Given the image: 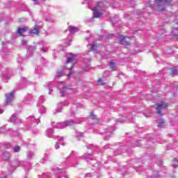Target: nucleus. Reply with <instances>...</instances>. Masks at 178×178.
I'll list each match as a JSON object with an SVG mask.
<instances>
[{
    "label": "nucleus",
    "mask_w": 178,
    "mask_h": 178,
    "mask_svg": "<svg viewBox=\"0 0 178 178\" xmlns=\"http://www.w3.org/2000/svg\"><path fill=\"white\" fill-rule=\"evenodd\" d=\"M6 104H9L12 101H13V99L15 98V93L13 92H11L7 95H6Z\"/></svg>",
    "instance_id": "6e6552de"
},
{
    "label": "nucleus",
    "mask_w": 178,
    "mask_h": 178,
    "mask_svg": "<svg viewBox=\"0 0 178 178\" xmlns=\"http://www.w3.org/2000/svg\"><path fill=\"white\" fill-rule=\"evenodd\" d=\"M72 154H74V151H72Z\"/></svg>",
    "instance_id": "5fc2aeb1"
},
{
    "label": "nucleus",
    "mask_w": 178,
    "mask_h": 178,
    "mask_svg": "<svg viewBox=\"0 0 178 178\" xmlns=\"http://www.w3.org/2000/svg\"><path fill=\"white\" fill-rule=\"evenodd\" d=\"M171 74H177V68H176V67L172 68Z\"/></svg>",
    "instance_id": "393cba45"
},
{
    "label": "nucleus",
    "mask_w": 178,
    "mask_h": 178,
    "mask_svg": "<svg viewBox=\"0 0 178 178\" xmlns=\"http://www.w3.org/2000/svg\"><path fill=\"white\" fill-rule=\"evenodd\" d=\"M58 144H60L61 145H65V144L63 143V137H58Z\"/></svg>",
    "instance_id": "5701e85b"
},
{
    "label": "nucleus",
    "mask_w": 178,
    "mask_h": 178,
    "mask_svg": "<svg viewBox=\"0 0 178 178\" xmlns=\"http://www.w3.org/2000/svg\"><path fill=\"white\" fill-rule=\"evenodd\" d=\"M32 122H33V123H36L37 120L34 119V118L32 119Z\"/></svg>",
    "instance_id": "c03bdc74"
},
{
    "label": "nucleus",
    "mask_w": 178,
    "mask_h": 178,
    "mask_svg": "<svg viewBox=\"0 0 178 178\" xmlns=\"http://www.w3.org/2000/svg\"><path fill=\"white\" fill-rule=\"evenodd\" d=\"M42 51L43 52H47V51H48V48L47 47L42 46Z\"/></svg>",
    "instance_id": "2f4dec72"
},
{
    "label": "nucleus",
    "mask_w": 178,
    "mask_h": 178,
    "mask_svg": "<svg viewBox=\"0 0 178 178\" xmlns=\"http://www.w3.org/2000/svg\"><path fill=\"white\" fill-rule=\"evenodd\" d=\"M74 124H77V122H76L74 120H69L67 122V125L68 126H73Z\"/></svg>",
    "instance_id": "aec40b11"
},
{
    "label": "nucleus",
    "mask_w": 178,
    "mask_h": 178,
    "mask_svg": "<svg viewBox=\"0 0 178 178\" xmlns=\"http://www.w3.org/2000/svg\"><path fill=\"white\" fill-rule=\"evenodd\" d=\"M174 162H176L175 164H173L174 168H177V166H178V161H177V159H174Z\"/></svg>",
    "instance_id": "473e14b6"
},
{
    "label": "nucleus",
    "mask_w": 178,
    "mask_h": 178,
    "mask_svg": "<svg viewBox=\"0 0 178 178\" xmlns=\"http://www.w3.org/2000/svg\"><path fill=\"white\" fill-rule=\"evenodd\" d=\"M145 117L146 118H151V115H150V114L149 115H145Z\"/></svg>",
    "instance_id": "de8ad7c7"
},
{
    "label": "nucleus",
    "mask_w": 178,
    "mask_h": 178,
    "mask_svg": "<svg viewBox=\"0 0 178 178\" xmlns=\"http://www.w3.org/2000/svg\"><path fill=\"white\" fill-rule=\"evenodd\" d=\"M61 84L63 83V81L60 82Z\"/></svg>",
    "instance_id": "6e6d98bb"
},
{
    "label": "nucleus",
    "mask_w": 178,
    "mask_h": 178,
    "mask_svg": "<svg viewBox=\"0 0 178 178\" xmlns=\"http://www.w3.org/2000/svg\"><path fill=\"white\" fill-rule=\"evenodd\" d=\"M87 148L88 149H95V148H97V146L92 144H89L87 145Z\"/></svg>",
    "instance_id": "4be33fe9"
},
{
    "label": "nucleus",
    "mask_w": 178,
    "mask_h": 178,
    "mask_svg": "<svg viewBox=\"0 0 178 178\" xmlns=\"http://www.w3.org/2000/svg\"><path fill=\"white\" fill-rule=\"evenodd\" d=\"M27 159H33V158L34 157V152H29L27 154H26Z\"/></svg>",
    "instance_id": "6ab92c4d"
},
{
    "label": "nucleus",
    "mask_w": 178,
    "mask_h": 178,
    "mask_svg": "<svg viewBox=\"0 0 178 178\" xmlns=\"http://www.w3.org/2000/svg\"><path fill=\"white\" fill-rule=\"evenodd\" d=\"M47 158H48V155L47 154H45L44 156L43 160L47 161Z\"/></svg>",
    "instance_id": "4c0bfd02"
},
{
    "label": "nucleus",
    "mask_w": 178,
    "mask_h": 178,
    "mask_svg": "<svg viewBox=\"0 0 178 178\" xmlns=\"http://www.w3.org/2000/svg\"><path fill=\"white\" fill-rule=\"evenodd\" d=\"M86 40H88V38H86Z\"/></svg>",
    "instance_id": "13d9d810"
},
{
    "label": "nucleus",
    "mask_w": 178,
    "mask_h": 178,
    "mask_svg": "<svg viewBox=\"0 0 178 178\" xmlns=\"http://www.w3.org/2000/svg\"><path fill=\"white\" fill-rule=\"evenodd\" d=\"M42 109H43V113L47 112V110H45V108L42 107Z\"/></svg>",
    "instance_id": "49530a36"
},
{
    "label": "nucleus",
    "mask_w": 178,
    "mask_h": 178,
    "mask_svg": "<svg viewBox=\"0 0 178 178\" xmlns=\"http://www.w3.org/2000/svg\"><path fill=\"white\" fill-rule=\"evenodd\" d=\"M161 176H159V175H154L152 176V177H155V178H158V177H160Z\"/></svg>",
    "instance_id": "37998d69"
},
{
    "label": "nucleus",
    "mask_w": 178,
    "mask_h": 178,
    "mask_svg": "<svg viewBox=\"0 0 178 178\" xmlns=\"http://www.w3.org/2000/svg\"><path fill=\"white\" fill-rule=\"evenodd\" d=\"M82 158L86 159V161H92V154L86 153L82 156Z\"/></svg>",
    "instance_id": "dca6fc26"
},
{
    "label": "nucleus",
    "mask_w": 178,
    "mask_h": 178,
    "mask_svg": "<svg viewBox=\"0 0 178 178\" xmlns=\"http://www.w3.org/2000/svg\"><path fill=\"white\" fill-rule=\"evenodd\" d=\"M40 34V29L37 26H33V29H31L29 31V35L31 37H34V35H38Z\"/></svg>",
    "instance_id": "0eeeda50"
},
{
    "label": "nucleus",
    "mask_w": 178,
    "mask_h": 178,
    "mask_svg": "<svg viewBox=\"0 0 178 178\" xmlns=\"http://www.w3.org/2000/svg\"><path fill=\"white\" fill-rule=\"evenodd\" d=\"M113 131V129H109V134L106 133V140H109V138L111 137V133H112Z\"/></svg>",
    "instance_id": "412c9836"
},
{
    "label": "nucleus",
    "mask_w": 178,
    "mask_h": 178,
    "mask_svg": "<svg viewBox=\"0 0 178 178\" xmlns=\"http://www.w3.org/2000/svg\"><path fill=\"white\" fill-rule=\"evenodd\" d=\"M72 63L71 67L70 68V73L68 74V77H70L72 74H73V67H74V65L77 63V59L76 58V55H73L71 57L67 58V63Z\"/></svg>",
    "instance_id": "20e7f679"
},
{
    "label": "nucleus",
    "mask_w": 178,
    "mask_h": 178,
    "mask_svg": "<svg viewBox=\"0 0 178 178\" xmlns=\"http://www.w3.org/2000/svg\"><path fill=\"white\" fill-rule=\"evenodd\" d=\"M104 9V3H98L97 5L93 8V19H98L102 16L103 13L101 12Z\"/></svg>",
    "instance_id": "f03ea898"
},
{
    "label": "nucleus",
    "mask_w": 178,
    "mask_h": 178,
    "mask_svg": "<svg viewBox=\"0 0 178 178\" xmlns=\"http://www.w3.org/2000/svg\"><path fill=\"white\" fill-rule=\"evenodd\" d=\"M90 118H91V119H92L93 120H95L97 119V115H95L94 114V113H91V114H90Z\"/></svg>",
    "instance_id": "c756f323"
},
{
    "label": "nucleus",
    "mask_w": 178,
    "mask_h": 178,
    "mask_svg": "<svg viewBox=\"0 0 178 178\" xmlns=\"http://www.w3.org/2000/svg\"><path fill=\"white\" fill-rule=\"evenodd\" d=\"M68 31H70V34H74L75 33H78L80 31L78 27L74 26H70L68 28Z\"/></svg>",
    "instance_id": "9b49d317"
},
{
    "label": "nucleus",
    "mask_w": 178,
    "mask_h": 178,
    "mask_svg": "<svg viewBox=\"0 0 178 178\" xmlns=\"http://www.w3.org/2000/svg\"><path fill=\"white\" fill-rule=\"evenodd\" d=\"M66 67H65V69H63L61 71H58L57 72L56 74L54 76V79H60V77H62V76H63V72H65V70H66Z\"/></svg>",
    "instance_id": "4468645a"
},
{
    "label": "nucleus",
    "mask_w": 178,
    "mask_h": 178,
    "mask_svg": "<svg viewBox=\"0 0 178 178\" xmlns=\"http://www.w3.org/2000/svg\"><path fill=\"white\" fill-rule=\"evenodd\" d=\"M66 105H67V102H66V101L60 102L58 104L57 112H62V109H63V108H65V106H66Z\"/></svg>",
    "instance_id": "1a4fd4ad"
},
{
    "label": "nucleus",
    "mask_w": 178,
    "mask_h": 178,
    "mask_svg": "<svg viewBox=\"0 0 178 178\" xmlns=\"http://www.w3.org/2000/svg\"><path fill=\"white\" fill-rule=\"evenodd\" d=\"M0 113H3V109L2 108H0Z\"/></svg>",
    "instance_id": "a18cd8bd"
},
{
    "label": "nucleus",
    "mask_w": 178,
    "mask_h": 178,
    "mask_svg": "<svg viewBox=\"0 0 178 178\" xmlns=\"http://www.w3.org/2000/svg\"><path fill=\"white\" fill-rule=\"evenodd\" d=\"M90 176H91V173H87L86 175V177H90Z\"/></svg>",
    "instance_id": "79ce46f5"
},
{
    "label": "nucleus",
    "mask_w": 178,
    "mask_h": 178,
    "mask_svg": "<svg viewBox=\"0 0 178 178\" xmlns=\"http://www.w3.org/2000/svg\"><path fill=\"white\" fill-rule=\"evenodd\" d=\"M42 163H44V161H42Z\"/></svg>",
    "instance_id": "4d7b16f0"
},
{
    "label": "nucleus",
    "mask_w": 178,
    "mask_h": 178,
    "mask_svg": "<svg viewBox=\"0 0 178 178\" xmlns=\"http://www.w3.org/2000/svg\"><path fill=\"white\" fill-rule=\"evenodd\" d=\"M122 154V152H114V155L118 156V155H121Z\"/></svg>",
    "instance_id": "58836bf2"
},
{
    "label": "nucleus",
    "mask_w": 178,
    "mask_h": 178,
    "mask_svg": "<svg viewBox=\"0 0 178 178\" xmlns=\"http://www.w3.org/2000/svg\"><path fill=\"white\" fill-rule=\"evenodd\" d=\"M3 158L6 161H8V159H9V158H10V155L9 154L8 152H5L4 154H3Z\"/></svg>",
    "instance_id": "a211bd4d"
},
{
    "label": "nucleus",
    "mask_w": 178,
    "mask_h": 178,
    "mask_svg": "<svg viewBox=\"0 0 178 178\" xmlns=\"http://www.w3.org/2000/svg\"><path fill=\"white\" fill-rule=\"evenodd\" d=\"M155 109L157 111L158 115L162 116L166 113V111H168V103L164 101H161L160 103H157L154 105Z\"/></svg>",
    "instance_id": "f257e3e1"
},
{
    "label": "nucleus",
    "mask_w": 178,
    "mask_h": 178,
    "mask_svg": "<svg viewBox=\"0 0 178 178\" xmlns=\"http://www.w3.org/2000/svg\"><path fill=\"white\" fill-rule=\"evenodd\" d=\"M70 42H72V40H70V42H68V45H70Z\"/></svg>",
    "instance_id": "3c124183"
},
{
    "label": "nucleus",
    "mask_w": 178,
    "mask_h": 178,
    "mask_svg": "<svg viewBox=\"0 0 178 178\" xmlns=\"http://www.w3.org/2000/svg\"><path fill=\"white\" fill-rule=\"evenodd\" d=\"M17 120V117L16 116V115L13 114L10 119L8 120V122H11L12 123H15V122H16V120Z\"/></svg>",
    "instance_id": "f3484780"
},
{
    "label": "nucleus",
    "mask_w": 178,
    "mask_h": 178,
    "mask_svg": "<svg viewBox=\"0 0 178 178\" xmlns=\"http://www.w3.org/2000/svg\"><path fill=\"white\" fill-rule=\"evenodd\" d=\"M118 122H119L120 123H124V121L122 119L118 120Z\"/></svg>",
    "instance_id": "a19ab883"
},
{
    "label": "nucleus",
    "mask_w": 178,
    "mask_h": 178,
    "mask_svg": "<svg viewBox=\"0 0 178 178\" xmlns=\"http://www.w3.org/2000/svg\"><path fill=\"white\" fill-rule=\"evenodd\" d=\"M34 5H40V1L38 0H33Z\"/></svg>",
    "instance_id": "f704fd0d"
},
{
    "label": "nucleus",
    "mask_w": 178,
    "mask_h": 178,
    "mask_svg": "<svg viewBox=\"0 0 178 178\" xmlns=\"http://www.w3.org/2000/svg\"><path fill=\"white\" fill-rule=\"evenodd\" d=\"M60 97H66L67 94V87L65 86L59 89Z\"/></svg>",
    "instance_id": "f8f14e48"
},
{
    "label": "nucleus",
    "mask_w": 178,
    "mask_h": 178,
    "mask_svg": "<svg viewBox=\"0 0 178 178\" xmlns=\"http://www.w3.org/2000/svg\"><path fill=\"white\" fill-rule=\"evenodd\" d=\"M106 147H108V145H107Z\"/></svg>",
    "instance_id": "bf43d9fd"
},
{
    "label": "nucleus",
    "mask_w": 178,
    "mask_h": 178,
    "mask_svg": "<svg viewBox=\"0 0 178 178\" xmlns=\"http://www.w3.org/2000/svg\"><path fill=\"white\" fill-rule=\"evenodd\" d=\"M90 47H91V49H92L93 51H97V45H95V44H89Z\"/></svg>",
    "instance_id": "bb28decb"
},
{
    "label": "nucleus",
    "mask_w": 178,
    "mask_h": 178,
    "mask_svg": "<svg viewBox=\"0 0 178 178\" xmlns=\"http://www.w3.org/2000/svg\"><path fill=\"white\" fill-rule=\"evenodd\" d=\"M51 125L52 127H55V129H65V127H67V121H65L63 122H51Z\"/></svg>",
    "instance_id": "39448f33"
},
{
    "label": "nucleus",
    "mask_w": 178,
    "mask_h": 178,
    "mask_svg": "<svg viewBox=\"0 0 178 178\" xmlns=\"http://www.w3.org/2000/svg\"><path fill=\"white\" fill-rule=\"evenodd\" d=\"M110 66L112 70H115V69H116V64L113 62L110 63Z\"/></svg>",
    "instance_id": "b1692460"
},
{
    "label": "nucleus",
    "mask_w": 178,
    "mask_h": 178,
    "mask_svg": "<svg viewBox=\"0 0 178 178\" xmlns=\"http://www.w3.org/2000/svg\"><path fill=\"white\" fill-rule=\"evenodd\" d=\"M68 55H72V54L69 53Z\"/></svg>",
    "instance_id": "864d4df0"
},
{
    "label": "nucleus",
    "mask_w": 178,
    "mask_h": 178,
    "mask_svg": "<svg viewBox=\"0 0 178 178\" xmlns=\"http://www.w3.org/2000/svg\"><path fill=\"white\" fill-rule=\"evenodd\" d=\"M158 126L159 127H165V121L161 120V122L159 123Z\"/></svg>",
    "instance_id": "a878e982"
},
{
    "label": "nucleus",
    "mask_w": 178,
    "mask_h": 178,
    "mask_svg": "<svg viewBox=\"0 0 178 178\" xmlns=\"http://www.w3.org/2000/svg\"><path fill=\"white\" fill-rule=\"evenodd\" d=\"M40 113H42V112L40 111Z\"/></svg>",
    "instance_id": "052dcab7"
},
{
    "label": "nucleus",
    "mask_w": 178,
    "mask_h": 178,
    "mask_svg": "<svg viewBox=\"0 0 178 178\" xmlns=\"http://www.w3.org/2000/svg\"><path fill=\"white\" fill-rule=\"evenodd\" d=\"M55 148H56V149H59V144L58 143H56L55 145Z\"/></svg>",
    "instance_id": "ea45409f"
},
{
    "label": "nucleus",
    "mask_w": 178,
    "mask_h": 178,
    "mask_svg": "<svg viewBox=\"0 0 178 178\" xmlns=\"http://www.w3.org/2000/svg\"><path fill=\"white\" fill-rule=\"evenodd\" d=\"M159 165H162V161H160V164Z\"/></svg>",
    "instance_id": "603ef678"
},
{
    "label": "nucleus",
    "mask_w": 178,
    "mask_h": 178,
    "mask_svg": "<svg viewBox=\"0 0 178 178\" xmlns=\"http://www.w3.org/2000/svg\"><path fill=\"white\" fill-rule=\"evenodd\" d=\"M23 165H24V161H19L17 166L19 168V166H23Z\"/></svg>",
    "instance_id": "72a5a7b5"
},
{
    "label": "nucleus",
    "mask_w": 178,
    "mask_h": 178,
    "mask_svg": "<svg viewBox=\"0 0 178 178\" xmlns=\"http://www.w3.org/2000/svg\"><path fill=\"white\" fill-rule=\"evenodd\" d=\"M10 144H8L5 145V148H6L7 149H9V148H10Z\"/></svg>",
    "instance_id": "e433bc0d"
},
{
    "label": "nucleus",
    "mask_w": 178,
    "mask_h": 178,
    "mask_svg": "<svg viewBox=\"0 0 178 178\" xmlns=\"http://www.w3.org/2000/svg\"><path fill=\"white\" fill-rule=\"evenodd\" d=\"M14 152H19L20 151V146H15L13 149Z\"/></svg>",
    "instance_id": "cd10ccee"
},
{
    "label": "nucleus",
    "mask_w": 178,
    "mask_h": 178,
    "mask_svg": "<svg viewBox=\"0 0 178 178\" xmlns=\"http://www.w3.org/2000/svg\"><path fill=\"white\" fill-rule=\"evenodd\" d=\"M31 49H34V47H31L29 49V51H31Z\"/></svg>",
    "instance_id": "09e8293b"
},
{
    "label": "nucleus",
    "mask_w": 178,
    "mask_h": 178,
    "mask_svg": "<svg viewBox=\"0 0 178 178\" xmlns=\"http://www.w3.org/2000/svg\"><path fill=\"white\" fill-rule=\"evenodd\" d=\"M46 136L49 137V138H51V137H54V129L49 128L46 131Z\"/></svg>",
    "instance_id": "2eb2a0df"
},
{
    "label": "nucleus",
    "mask_w": 178,
    "mask_h": 178,
    "mask_svg": "<svg viewBox=\"0 0 178 178\" xmlns=\"http://www.w3.org/2000/svg\"><path fill=\"white\" fill-rule=\"evenodd\" d=\"M29 30V27L24 26V28L19 27L17 30V34H19V35H22L23 33H26Z\"/></svg>",
    "instance_id": "9d476101"
},
{
    "label": "nucleus",
    "mask_w": 178,
    "mask_h": 178,
    "mask_svg": "<svg viewBox=\"0 0 178 178\" xmlns=\"http://www.w3.org/2000/svg\"><path fill=\"white\" fill-rule=\"evenodd\" d=\"M120 44L122 45H130V37H124V35H120Z\"/></svg>",
    "instance_id": "423d86ee"
},
{
    "label": "nucleus",
    "mask_w": 178,
    "mask_h": 178,
    "mask_svg": "<svg viewBox=\"0 0 178 178\" xmlns=\"http://www.w3.org/2000/svg\"><path fill=\"white\" fill-rule=\"evenodd\" d=\"M22 45H27V41L26 40H22Z\"/></svg>",
    "instance_id": "c9c22d12"
},
{
    "label": "nucleus",
    "mask_w": 178,
    "mask_h": 178,
    "mask_svg": "<svg viewBox=\"0 0 178 178\" xmlns=\"http://www.w3.org/2000/svg\"><path fill=\"white\" fill-rule=\"evenodd\" d=\"M83 136H84V134H83V132H79V133L77 134L78 138H80L83 137Z\"/></svg>",
    "instance_id": "7c9ffc66"
},
{
    "label": "nucleus",
    "mask_w": 178,
    "mask_h": 178,
    "mask_svg": "<svg viewBox=\"0 0 178 178\" xmlns=\"http://www.w3.org/2000/svg\"><path fill=\"white\" fill-rule=\"evenodd\" d=\"M41 99H42V97H40L39 98V100H40V101H41Z\"/></svg>",
    "instance_id": "8fccbe9b"
},
{
    "label": "nucleus",
    "mask_w": 178,
    "mask_h": 178,
    "mask_svg": "<svg viewBox=\"0 0 178 178\" xmlns=\"http://www.w3.org/2000/svg\"><path fill=\"white\" fill-rule=\"evenodd\" d=\"M156 9L159 11H162L165 10V5H169L172 0H155Z\"/></svg>",
    "instance_id": "7ed1b4c3"
},
{
    "label": "nucleus",
    "mask_w": 178,
    "mask_h": 178,
    "mask_svg": "<svg viewBox=\"0 0 178 178\" xmlns=\"http://www.w3.org/2000/svg\"><path fill=\"white\" fill-rule=\"evenodd\" d=\"M171 35L175 37L176 40H178V27L172 28Z\"/></svg>",
    "instance_id": "ddd939ff"
},
{
    "label": "nucleus",
    "mask_w": 178,
    "mask_h": 178,
    "mask_svg": "<svg viewBox=\"0 0 178 178\" xmlns=\"http://www.w3.org/2000/svg\"><path fill=\"white\" fill-rule=\"evenodd\" d=\"M99 86H105V82H103L102 79H99L97 82Z\"/></svg>",
    "instance_id": "c85d7f7f"
}]
</instances>
